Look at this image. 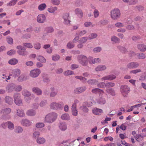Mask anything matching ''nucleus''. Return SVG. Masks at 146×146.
I'll return each mask as SVG.
<instances>
[{
    "label": "nucleus",
    "instance_id": "nucleus-1",
    "mask_svg": "<svg viewBox=\"0 0 146 146\" xmlns=\"http://www.w3.org/2000/svg\"><path fill=\"white\" fill-rule=\"evenodd\" d=\"M121 15L119 10L117 9H114L111 11V16L113 20H117L119 18Z\"/></svg>",
    "mask_w": 146,
    "mask_h": 146
},
{
    "label": "nucleus",
    "instance_id": "nucleus-2",
    "mask_svg": "<svg viewBox=\"0 0 146 146\" xmlns=\"http://www.w3.org/2000/svg\"><path fill=\"white\" fill-rule=\"evenodd\" d=\"M78 62L82 66H86L88 63L87 57L83 55H78L77 58Z\"/></svg>",
    "mask_w": 146,
    "mask_h": 146
},
{
    "label": "nucleus",
    "instance_id": "nucleus-3",
    "mask_svg": "<svg viewBox=\"0 0 146 146\" xmlns=\"http://www.w3.org/2000/svg\"><path fill=\"white\" fill-rule=\"evenodd\" d=\"M121 91L123 96L126 97L130 91V88L126 85L121 86Z\"/></svg>",
    "mask_w": 146,
    "mask_h": 146
},
{
    "label": "nucleus",
    "instance_id": "nucleus-4",
    "mask_svg": "<svg viewBox=\"0 0 146 146\" xmlns=\"http://www.w3.org/2000/svg\"><path fill=\"white\" fill-rule=\"evenodd\" d=\"M63 105V103L62 102L58 103L53 102L50 104V107L52 109L57 110L60 109L62 108Z\"/></svg>",
    "mask_w": 146,
    "mask_h": 146
},
{
    "label": "nucleus",
    "instance_id": "nucleus-5",
    "mask_svg": "<svg viewBox=\"0 0 146 146\" xmlns=\"http://www.w3.org/2000/svg\"><path fill=\"white\" fill-rule=\"evenodd\" d=\"M13 98L14 102L16 105L20 106L22 104V101L20 99V94L19 93H15Z\"/></svg>",
    "mask_w": 146,
    "mask_h": 146
},
{
    "label": "nucleus",
    "instance_id": "nucleus-6",
    "mask_svg": "<svg viewBox=\"0 0 146 146\" xmlns=\"http://www.w3.org/2000/svg\"><path fill=\"white\" fill-rule=\"evenodd\" d=\"M41 71L39 69L36 68L31 70L30 73V76L33 78L38 77Z\"/></svg>",
    "mask_w": 146,
    "mask_h": 146
},
{
    "label": "nucleus",
    "instance_id": "nucleus-7",
    "mask_svg": "<svg viewBox=\"0 0 146 146\" xmlns=\"http://www.w3.org/2000/svg\"><path fill=\"white\" fill-rule=\"evenodd\" d=\"M63 18L64 20V23L66 25H70V17L68 13H66L64 14Z\"/></svg>",
    "mask_w": 146,
    "mask_h": 146
},
{
    "label": "nucleus",
    "instance_id": "nucleus-8",
    "mask_svg": "<svg viewBox=\"0 0 146 146\" xmlns=\"http://www.w3.org/2000/svg\"><path fill=\"white\" fill-rule=\"evenodd\" d=\"M86 89V88L85 86L79 87L74 90V93L75 94H80L85 91Z\"/></svg>",
    "mask_w": 146,
    "mask_h": 146
},
{
    "label": "nucleus",
    "instance_id": "nucleus-9",
    "mask_svg": "<svg viewBox=\"0 0 146 146\" xmlns=\"http://www.w3.org/2000/svg\"><path fill=\"white\" fill-rule=\"evenodd\" d=\"M15 85L12 83L8 85L6 88V90L8 92H12L15 90Z\"/></svg>",
    "mask_w": 146,
    "mask_h": 146
},
{
    "label": "nucleus",
    "instance_id": "nucleus-10",
    "mask_svg": "<svg viewBox=\"0 0 146 146\" xmlns=\"http://www.w3.org/2000/svg\"><path fill=\"white\" fill-rule=\"evenodd\" d=\"M46 17L43 14L39 15L37 18V22L39 23H43L46 20Z\"/></svg>",
    "mask_w": 146,
    "mask_h": 146
},
{
    "label": "nucleus",
    "instance_id": "nucleus-11",
    "mask_svg": "<svg viewBox=\"0 0 146 146\" xmlns=\"http://www.w3.org/2000/svg\"><path fill=\"white\" fill-rule=\"evenodd\" d=\"M104 94H103L101 96H99V99L98 100V102L101 104H104L106 102V100L105 98V96H104Z\"/></svg>",
    "mask_w": 146,
    "mask_h": 146
},
{
    "label": "nucleus",
    "instance_id": "nucleus-12",
    "mask_svg": "<svg viewBox=\"0 0 146 146\" xmlns=\"http://www.w3.org/2000/svg\"><path fill=\"white\" fill-rule=\"evenodd\" d=\"M92 93L94 94L98 93L99 96H101L104 93V92L102 90L98 88H95L92 90L91 91Z\"/></svg>",
    "mask_w": 146,
    "mask_h": 146
},
{
    "label": "nucleus",
    "instance_id": "nucleus-13",
    "mask_svg": "<svg viewBox=\"0 0 146 146\" xmlns=\"http://www.w3.org/2000/svg\"><path fill=\"white\" fill-rule=\"evenodd\" d=\"M57 114L55 112L50 113L46 116L45 119H55L57 118Z\"/></svg>",
    "mask_w": 146,
    "mask_h": 146
},
{
    "label": "nucleus",
    "instance_id": "nucleus-14",
    "mask_svg": "<svg viewBox=\"0 0 146 146\" xmlns=\"http://www.w3.org/2000/svg\"><path fill=\"white\" fill-rule=\"evenodd\" d=\"M92 113L97 115H101L103 112L102 110L96 108H94L92 110Z\"/></svg>",
    "mask_w": 146,
    "mask_h": 146
},
{
    "label": "nucleus",
    "instance_id": "nucleus-15",
    "mask_svg": "<svg viewBox=\"0 0 146 146\" xmlns=\"http://www.w3.org/2000/svg\"><path fill=\"white\" fill-rule=\"evenodd\" d=\"M22 94L25 97H29L30 99H32L34 98V96L33 95H31L30 93L27 90H25L23 91L22 92Z\"/></svg>",
    "mask_w": 146,
    "mask_h": 146
},
{
    "label": "nucleus",
    "instance_id": "nucleus-16",
    "mask_svg": "<svg viewBox=\"0 0 146 146\" xmlns=\"http://www.w3.org/2000/svg\"><path fill=\"white\" fill-rule=\"evenodd\" d=\"M139 66V64L137 62H130L128 63L127 65L128 68L132 69L137 67Z\"/></svg>",
    "mask_w": 146,
    "mask_h": 146
},
{
    "label": "nucleus",
    "instance_id": "nucleus-17",
    "mask_svg": "<svg viewBox=\"0 0 146 146\" xmlns=\"http://www.w3.org/2000/svg\"><path fill=\"white\" fill-rule=\"evenodd\" d=\"M11 111V110L9 108L2 109L0 111V113L3 115H5L9 113Z\"/></svg>",
    "mask_w": 146,
    "mask_h": 146
},
{
    "label": "nucleus",
    "instance_id": "nucleus-18",
    "mask_svg": "<svg viewBox=\"0 0 146 146\" xmlns=\"http://www.w3.org/2000/svg\"><path fill=\"white\" fill-rule=\"evenodd\" d=\"M21 124L24 126H29L32 123L28 119H22L21 121Z\"/></svg>",
    "mask_w": 146,
    "mask_h": 146
},
{
    "label": "nucleus",
    "instance_id": "nucleus-19",
    "mask_svg": "<svg viewBox=\"0 0 146 146\" xmlns=\"http://www.w3.org/2000/svg\"><path fill=\"white\" fill-rule=\"evenodd\" d=\"M21 71L18 69H16L13 71L12 75L15 78L18 77L20 75Z\"/></svg>",
    "mask_w": 146,
    "mask_h": 146
},
{
    "label": "nucleus",
    "instance_id": "nucleus-20",
    "mask_svg": "<svg viewBox=\"0 0 146 146\" xmlns=\"http://www.w3.org/2000/svg\"><path fill=\"white\" fill-rule=\"evenodd\" d=\"M75 14L80 18H81L83 16V13L82 10L79 8H77L75 9Z\"/></svg>",
    "mask_w": 146,
    "mask_h": 146
},
{
    "label": "nucleus",
    "instance_id": "nucleus-21",
    "mask_svg": "<svg viewBox=\"0 0 146 146\" xmlns=\"http://www.w3.org/2000/svg\"><path fill=\"white\" fill-rule=\"evenodd\" d=\"M92 58V57H90L89 58V63L90 64L93 63H97L100 62L101 60L99 58H94V59L91 60V59Z\"/></svg>",
    "mask_w": 146,
    "mask_h": 146
},
{
    "label": "nucleus",
    "instance_id": "nucleus-22",
    "mask_svg": "<svg viewBox=\"0 0 146 146\" xmlns=\"http://www.w3.org/2000/svg\"><path fill=\"white\" fill-rule=\"evenodd\" d=\"M137 47L141 52H144L146 50V46L143 44H139L137 46Z\"/></svg>",
    "mask_w": 146,
    "mask_h": 146
},
{
    "label": "nucleus",
    "instance_id": "nucleus-23",
    "mask_svg": "<svg viewBox=\"0 0 146 146\" xmlns=\"http://www.w3.org/2000/svg\"><path fill=\"white\" fill-rule=\"evenodd\" d=\"M5 102L8 104L11 105L13 102V99L9 96H6L5 98Z\"/></svg>",
    "mask_w": 146,
    "mask_h": 146
},
{
    "label": "nucleus",
    "instance_id": "nucleus-24",
    "mask_svg": "<svg viewBox=\"0 0 146 146\" xmlns=\"http://www.w3.org/2000/svg\"><path fill=\"white\" fill-rule=\"evenodd\" d=\"M47 5L45 3H42L40 4L38 6V9L40 11L44 10L46 8Z\"/></svg>",
    "mask_w": 146,
    "mask_h": 146
},
{
    "label": "nucleus",
    "instance_id": "nucleus-25",
    "mask_svg": "<svg viewBox=\"0 0 146 146\" xmlns=\"http://www.w3.org/2000/svg\"><path fill=\"white\" fill-rule=\"evenodd\" d=\"M106 68V66L103 65L98 66L95 68V70L96 71H102L105 70Z\"/></svg>",
    "mask_w": 146,
    "mask_h": 146
},
{
    "label": "nucleus",
    "instance_id": "nucleus-26",
    "mask_svg": "<svg viewBox=\"0 0 146 146\" xmlns=\"http://www.w3.org/2000/svg\"><path fill=\"white\" fill-rule=\"evenodd\" d=\"M45 139L43 137H38L36 140V142L39 144H43L45 143Z\"/></svg>",
    "mask_w": 146,
    "mask_h": 146
},
{
    "label": "nucleus",
    "instance_id": "nucleus-27",
    "mask_svg": "<svg viewBox=\"0 0 146 146\" xmlns=\"http://www.w3.org/2000/svg\"><path fill=\"white\" fill-rule=\"evenodd\" d=\"M32 91L38 95H41L42 93L41 90L38 88L34 87L32 89Z\"/></svg>",
    "mask_w": 146,
    "mask_h": 146
},
{
    "label": "nucleus",
    "instance_id": "nucleus-28",
    "mask_svg": "<svg viewBox=\"0 0 146 146\" xmlns=\"http://www.w3.org/2000/svg\"><path fill=\"white\" fill-rule=\"evenodd\" d=\"M50 90L52 91L50 94V97H54L57 94L58 91L57 90H55L54 87H51L50 88Z\"/></svg>",
    "mask_w": 146,
    "mask_h": 146
},
{
    "label": "nucleus",
    "instance_id": "nucleus-29",
    "mask_svg": "<svg viewBox=\"0 0 146 146\" xmlns=\"http://www.w3.org/2000/svg\"><path fill=\"white\" fill-rule=\"evenodd\" d=\"M26 114L28 116H33L35 115L36 112L33 110H29L27 111Z\"/></svg>",
    "mask_w": 146,
    "mask_h": 146
},
{
    "label": "nucleus",
    "instance_id": "nucleus-30",
    "mask_svg": "<svg viewBox=\"0 0 146 146\" xmlns=\"http://www.w3.org/2000/svg\"><path fill=\"white\" fill-rule=\"evenodd\" d=\"M11 65H15L18 62V60L16 58H12L8 62Z\"/></svg>",
    "mask_w": 146,
    "mask_h": 146
},
{
    "label": "nucleus",
    "instance_id": "nucleus-31",
    "mask_svg": "<svg viewBox=\"0 0 146 146\" xmlns=\"http://www.w3.org/2000/svg\"><path fill=\"white\" fill-rule=\"evenodd\" d=\"M58 8L57 7H51L48 9V11L51 13H54L57 10Z\"/></svg>",
    "mask_w": 146,
    "mask_h": 146
},
{
    "label": "nucleus",
    "instance_id": "nucleus-32",
    "mask_svg": "<svg viewBox=\"0 0 146 146\" xmlns=\"http://www.w3.org/2000/svg\"><path fill=\"white\" fill-rule=\"evenodd\" d=\"M59 127L61 130L64 131L67 128L66 125L65 123H60L59 125Z\"/></svg>",
    "mask_w": 146,
    "mask_h": 146
},
{
    "label": "nucleus",
    "instance_id": "nucleus-33",
    "mask_svg": "<svg viewBox=\"0 0 146 146\" xmlns=\"http://www.w3.org/2000/svg\"><path fill=\"white\" fill-rule=\"evenodd\" d=\"M17 114L18 116L20 117H23L25 115L23 110L21 109H19L17 110Z\"/></svg>",
    "mask_w": 146,
    "mask_h": 146
},
{
    "label": "nucleus",
    "instance_id": "nucleus-34",
    "mask_svg": "<svg viewBox=\"0 0 146 146\" xmlns=\"http://www.w3.org/2000/svg\"><path fill=\"white\" fill-rule=\"evenodd\" d=\"M8 128L10 130H13L14 128L13 124L11 122L8 121L6 123Z\"/></svg>",
    "mask_w": 146,
    "mask_h": 146
},
{
    "label": "nucleus",
    "instance_id": "nucleus-35",
    "mask_svg": "<svg viewBox=\"0 0 146 146\" xmlns=\"http://www.w3.org/2000/svg\"><path fill=\"white\" fill-rule=\"evenodd\" d=\"M107 93L110 95L113 96L115 95V92L114 90L112 89H108L106 90Z\"/></svg>",
    "mask_w": 146,
    "mask_h": 146
},
{
    "label": "nucleus",
    "instance_id": "nucleus-36",
    "mask_svg": "<svg viewBox=\"0 0 146 146\" xmlns=\"http://www.w3.org/2000/svg\"><path fill=\"white\" fill-rule=\"evenodd\" d=\"M76 107H74L72 106V115L74 116H76L78 113V111Z\"/></svg>",
    "mask_w": 146,
    "mask_h": 146
},
{
    "label": "nucleus",
    "instance_id": "nucleus-37",
    "mask_svg": "<svg viewBox=\"0 0 146 146\" xmlns=\"http://www.w3.org/2000/svg\"><path fill=\"white\" fill-rule=\"evenodd\" d=\"M117 48L122 53H125L127 52V49L123 47L119 46L117 47Z\"/></svg>",
    "mask_w": 146,
    "mask_h": 146
},
{
    "label": "nucleus",
    "instance_id": "nucleus-38",
    "mask_svg": "<svg viewBox=\"0 0 146 146\" xmlns=\"http://www.w3.org/2000/svg\"><path fill=\"white\" fill-rule=\"evenodd\" d=\"M37 59L42 63H45L46 60L45 58L41 56H38L37 58Z\"/></svg>",
    "mask_w": 146,
    "mask_h": 146
},
{
    "label": "nucleus",
    "instance_id": "nucleus-39",
    "mask_svg": "<svg viewBox=\"0 0 146 146\" xmlns=\"http://www.w3.org/2000/svg\"><path fill=\"white\" fill-rule=\"evenodd\" d=\"M18 53L20 55L22 56H25L27 55L28 54V52L25 51L19 50L17 51Z\"/></svg>",
    "mask_w": 146,
    "mask_h": 146
},
{
    "label": "nucleus",
    "instance_id": "nucleus-40",
    "mask_svg": "<svg viewBox=\"0 0 146 146\" xmlns=\"http://www.w3.org/2000/svg\"><path fill=\"white\" fill-rule=\"evenodd\" d=\"M88 38L87 37H83L80 39L79 42L80 43H84L87 41Z\"/></svg>",
    "mask_w": 146,
    "mask_h": 146
},
{
    "label": "nucleus",
    "instance_id": "nucleus-41",
    "mask_svg": "<svg viewBox=\"0 0 146 146\" xmlns=\"http://www.w3.org/2000/svg\"><path fill=\"white\" fill-rule=\"evenodd\" d=\"M46 31L47 33H50L54 31V30L52 27H47L46 28Z\"/></svg>",
    "mask_w": 146,
    "mask_h": 146
},
{
    "label": "nucleus",
    "instance_id": "nucleus-42",
    "mask_svg": "<svg viewBox=\"0 0 146 146\" xmlns=\"http://www.w3.org/2000/svg\"><path fill=\"white\" fill-rule=\"evenodd\" d=\"M15 132L17 133H21L23 131L22 128L20 126L17 127L15 129Z\"/></svg>",
    "mask_w": 146,
    "mask_h": 146
},
{
    "label": "nucleus",
    "instance_id": "nucleus-43",
    "mask_svg": "<svg viewBox=\"0 0 146 146\" xmlns=\"http://www.w3.org/2000/svg\"><path fill=\"white\" fill-rule=\"evenodd\" d=\"M115 84L113 82H109L106 83L105 84V87L106 88H109L114 86Z\"/></svg>",
    "mask_w": 146,
    "mask_h": 146
},
{
    "label": "nucleus",
    "instance_id": "nucleus-44",
    "mask_svg": "<svg viewBox=\"0 0 146 146\" xmlns=\"http://www.w3.org/2000/svg\"><path fill=\"white\" fill-rule=\"evenodd\" d=\"M97 36V35L96 33H92L89 36L88 38L89 39H91L96 38Z\"/></svg>",
    "mask_w": 146,
    "mask_h": 146
},
{
    "label": "nucleus",
    "instance_id": "nucleus-45",
    "mask_svg": "<svg viewBox=\"0 0 146 146\" xmlns=\"http://www.w3.org/2000/svg\"><path fill=\"white\" fill-rule=\"evenodd\" d=\"M7 42L10 44H12L13 43V39L9 36H8L7 38Z\"/></svg>",
    "mask_w": 146,
    "mask_h": 146
},
{
    "label": "nucleus",
    "instance_id": "nucleus-46",
    "mask_svg": "<svg viewBox=\"0 0 146 146\" xmlns=\"http://www.w3.org/2000/svg\"><path fill=\"white\" fill-rule=\"evenodd\" d=\"M23 45L26 48H32L33 47L32 45L30 43H25L23 44Z\"/></svg>",
    "mask_w": 146,
    "mask_h": 146
},
{
    "label": "nucleus",
    "instance_id": "nucleus-47",
    "mask_svg": "<svg viewBox=\"0 0 146 146\" xmlns=\"http://www.w3.org/2000/svg\"><path fill=\"white\" fill-rule=\"evenodd\" d=\"M64 74L65 76H68L74 74V72L72 71L68 70L64 72Z\"/></svg>",
    "mask_w": 146,
    "mask_h": 146
},
{
    "label": "nucleus",
    "instance_id": "nucleus-48",
    "mask_svg": "<svg viewBox=\"0 0 146 146\" xmlns=\"http://www.w3.org/2000/svg\"><path fill=\"white\" fill-rule=\"evenodd\" d=\"M97 82V81L95 79L89 80L88 81V83L90 85H94Z\"/></svg>",
    "mask_w": 146,
    "mask_h": 146
},
{
    "label": "nucleus",
    "instance_id": "nucleus-49",
    "mask_svg": "<svg viewBox=\"0 0 146 146\" xmlns=\"http://www.w3.org/2000/svg\"><path fill=\"white\" fill-rule=\"evenodd\" d=\"M40 135V132L38 131H35L33 134V137L35 138H36Z\"/></svg>",
    "mask_w": 146,
    "mask_h": 146
},
{
    "label": "nucleus",
    "instance_id": "nucleus-50",
    "mask_svg": "<svg viewBox=\"0 0 146 146\" xmlns=\"http://www.w3.org/2000/svg\"><path fill=\"white\" fill-rule=\"evenodd\" d=\"M115 26L117 27L121 28L123 27L124 25L122 23L120 22H118L115 24Z\"/></svg>",
    "mask_w": 146,
    "mask_h": 146
},
{
    "label": "nucleus",
    "instance_id": "nucleus-51",
    "mask_svg": "<svg viewBox=\"0 0 146 146\" xmlns=\"http://www.w3.org/2000/svg\"><path fill=\"white\" fill-rule=\"evenodd\" d=\"M102 50V48L100 47H97L94 48L93 50V51L94 53H98L100 52Z\"/></svg>",
    "mask_w": 146,
    "mask_h": 146
},
{
    "label": "nucleus",
    "instance_id": "nucleus-52",
    "mask_svg": "<svg viewBox=\"0 0 146 146\" xmlns=\"http://www.w3.org/2000/svg\"><path fill=\"white\" fill-rule=\"evenodd\" d=\"M137 57L139 59H143L145 58L146 56L144 54L141 53L137 55Z\"/></svg>",
    "mask_w": 146,
    "mask_h": 146
},
{
    "label": "nucleus",
    "instance_id": "nucleus-53",
    "mask_svg": "<svg viewBox=\"0 0 146 146\" xmlns=\"http://www.w3.org/2000/svg\"><path fill=\"white\" fill-rule=\"evenodd\" d=\"M51 2L53 4L56 5H58L60 3L59 0H51Z\"/></svg>",
    "mask_w": 146,
    "mask_h": 146
},
{
    "label": "nucleus",
    "instance_id": "nucleus-54",
    "mask_svg": "<svg viewBox=\"0 0 146 146\" xmlns=\"http://www.w3.org/2000/svg\"><path fill=\"white\" fill-rule=\"evenodd\" d=\"M22 89V87L21 85H18L17 86H15V90L16 92H20L21 91Z\"/></svg>",
    "mask_w": 146,
    "mask_h": 146
},
{
    "label": "nucleus",
    "instance_id": "nucleus-55",
    "mask_svg": "<svg viewBox=\"0 0 146 146\" xmlns=\"http://www.w3.org/2000/svg\"><path fill=\"white\" fill-rule=\"evenodd\" d=\"M34 48L37 50L41 48L40 44L38 42L35 43L34 44Z\"/></svg>",
    "mask_w": 146,
    "mask_h": 146
},
{
    "label": "nucleus",
    "instance_id": "nucleus-56",
    "mask_svg": "<svg viewBox=\"0 0 146 146\" xmlns=\"http://www.w3.org/2000/svg\"><path fill=\"white\" fill-rule=\"evenodd\" d=\"M111 39V40L113 42L115 43L117 42L119 40L118 38L114 36H112Z\"/></svg>",
    "mask_w": 146,
    "mask_h": 146
},
{
    "label": "nucleus",
    "instance_id": "nucleus-57",
    "mask_svg": "<svg viewBox=\"0 0 146 146\" xmlns=\"http://www.w3.org/2000/svg\"><path fill=\"white\" fill-rule=\"evenodd\" d=\"M16 51L14 50H11L8 51L7 53L8 55H12L15 54L16 53Z\"/></svg>",
    "mask_w": 146,
    "mask_h": 146
},
{
    "label": "nucleus",
    "instance_id": "nucleus-58",
    "mask_svg": "<svg viewBox=\"0 0 146 146\" xmlns=\"http://www.w3.org/2000/svg\"><path fill=\"white\" fill-rule=\"evenodd\" d=\"M141 71V70L140 69H137L135 70H133L130 71V72L131 73L133 74H136L137 73L140 72Z\"/></svg>",
    "mask_w": 146,
    "mask_h": 146
},
{
    "label": "nucleus",
    "instance_id": "nucleus-59",
    "mask_svg": "<svg viewBox=\"0 0 146 146\" xmlns=\"http://www.w3.org/2000/svg\"><path fill=\"white\" fill-rule=\"evenodd\" d=\"M36 127L38 128H41L44 126V123H38L36 124Z\"/></svg>",
    "mask_w": 146,
    "mask_h": 146
},
{
    "label": "nucleus",
    "instance_id": "nucleus-60",
    "mask_svg": "<svg viewBox=\"0 0 146 146\" xmlns=\"http://www.w3.org/2000/svg\"><path fill=\"white\" fill-rule=\"evenodd\" d=\"M60 58V56L59 55H54L52 57V59L54 61H56L58 60Z\"/></svg>",
    "mask_w": 146,
    "mask_h": 146
},
{
    "label": "nucleus",
    "instance_id": "nucleus-61",
    "mask_svg": "<svg viewBox=\"0 0 146 146\" xmlns=\"http://www.w3.org/2000/svg\"><path fill=\"white\" fill-rule=\"evenodd\" d=\"M86 33V31L85 30H83L80 31L79 33H77V35H78L80 36H83Z\"/></svg>",
    "mask_w": 146,
    "mask_h": 146
},
{
    "label": "nucleus",
    "instance_id": "nucleus-62",
    "mask_svg": "<svg viewBox=\"0 0 146 146\" xmlns=\"http://www.w3.org/2000/svg\"><path fill=\"white\" fill-rule=\"evenodd\" d=\"M94 17L97 18L99 15V12L98 10L95 9L94 12Z\"/></svg>",
    "mask_w": 146,
    "mask_h": 146
},
{
    "label": "nucleus",
    "instance_id": "nucleus-63",
    "mask_svg": "<svg viewBox=\"0 0 146 146\" xmlns=\"http://www.w3.org/2000/svg\"><path fill=\"white\" fill-rule=\"evenodd\" d=\"M105 84L104 82H101L98 84L97 86L100 88H104L105 86Z\"/></svg>",
    "mask_w": 146,
    "mask_h": 146
},
{
    "label": "nucleus",
    "instance_id": "nucleus-64",
    "mask_svg": "<svg viewBox=\"0 0 146 146\" xmlns=\"http://www.w3.org/2000/svg\"><path fill=\"white\" fill-rule=\"evenodd\" d=\"M80 108L81 110L84 112H87L88 111V109L85 106L81 107Z\"/></svg>",
    "mask_w": 146,
    "mask_h": 146
}]
</instances>
